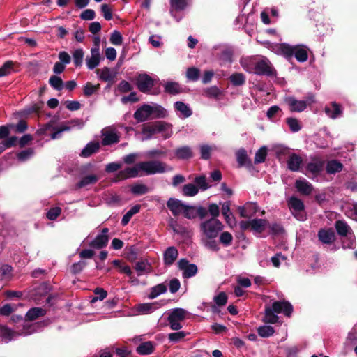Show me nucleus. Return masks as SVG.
Returning a JSON list of instances; mask_svg holds the SVG:
<instances>
[{
	"label": "nucleus",
	"mask_w": 357,
	"mask_h": 357,
	"mask_svg": "<svg viewBox=\"0 0 357 357\" xmlns=\"http://www.w3.org/2000/svg\"><path fill=\"white\" fill-rule=\"evenodd\" d=\"M166 116V109L158 104H144L134 113V118L138 122H144L149 119L165 118Z\"/></svg>",
	"instance_id": "obj_1"
},
{
	"label": "nucleus",
	"mask_w": 357,
	"mask_h": 357,
	"mask_svg": "<svg viewBox=\"0 0 357 357\" xmlns=\"http://www.w3.org/2000/svg\"><path fill=\"white\" fill-rule=\"evenodd\" d=\"M158 132H162L165 139L170 137L173 133L172 126L164 121H157L143 125L142 134L145 136L144 139H149L153 135Z\"/></svg>",
	"instance_id": "obj_2"
},
{
	"label": "nucleus",
	"mask_w": 357,
	"mask_h": 357,
	"mask_svg": "<svg viewBox=\"0 0 357 357\" xmlns=\"http://www.w3.org/2000/svg\"><path fill=\"white\" fill-rule=\"evenodd\" d=\"M202 238H215L223 229V225L216 218H211L203 222L200 225Z\"/></svg>",
	"instance_id": "obj_3"
},
{
	"label": "nucleus",
	"mask_w": 357,
	"mask_h": 357,
	"mask_svg": "<svg viewBox=\"0 0 357 357\" xmlns=\"http://www.w3.org/2000/svg\"><path fill=\"white\" fill-rule=\"evenodd\" d=\"M140 167H142V172L146 175L164 173L165 172H171L173 170L172 167L159 160L141 162Z\"/></svg>",
	"instance_id": "obj_4"
},
{
	"label": "nucleus",
	"mask_w": 357,
	"mask_h": 357,
	"mask_svg": "<svg viewBox=\"0 0 357 357\" xmlns=\"http://www.w3.org/2000/svg\"><path fill=\"white\" fill-rule=\"evenodd\" d=\"M186 314L187 312L182 308H175L172 310L167 318L171 329L180 330L182 328L181 322L185 319Z\"/></svg>",
	"instance_id": "obj_5"
},
{
	"label": "nucleus",
	"mask_w": 357,
	"mask_h": 357,
	"mask_svg": "<svg viewBox=\"0 0 357 357\" xmlns=\"http://www.w3.org/2000/svg\"><path fill=\"white\" fill-rule=\"evenodd\" d=\"M102 144L103 146H109L116 144L120 139V132L114 127H106L101 131Z\"/></svg>",
	"instance_id": "obj_6"
},
{
	"label": "nucleus",
	"mask_w": 357,
	"mask_h": 357,
	"mask_svg": "<svg viewBox=\"0 0 357 357\" xmlns=\"http://www.w3.org/2000/svg\"><path fill=\"white\" fill-rule=\"evenodd\" d=\"M288 205L290 209L293 211V214L298 220H303L305 218V215L303 214V211L305 209V206L301 199L291 197L289 202Z\"/></svg>",
	"instance_id": "obj_7"
},
{
	"label": "nucleus",
	"mask_w": 357,
	"mask_h": 357,
	"mask_svg": "<svg viewBox=\"0 0 357 357\" xmlns=\"http://www.w3.org/2000/svg\"><path fill=\"white\" fill-rule=\"evenodd\" d=\"M255 73L258 75L275 77L277 75L275 69L268 60H261L256 63Z\"/></svg>",
	"instance_id": "obj_8"
},
{
	"label": "nucleus",
	"mask_w": 357,
	"mask_h": 357,
	"mask_svg": "<svg viewBox=\"0 0 357 357\" xmlns=\"http://www.w3.org/2000/svg\"><path fill=\"white\" fill-rule=\"evenodd\" d=\"M136 84L140 91L147 93L153 86L154 80L147 74H141L137 77Z\"/></svg>",
	"instance_id": "obj_9"
},
{
	"label": "nucleus",
	"mask_w": 357,
	"mask_h": 357,
	"mask_svg": "<svg viewBox=\"0 0 357 357\" xmlns=\"http://www.w3.org/2000/svg\"><path fill=\"white\" fill-rule=\"evenodd\" d=\"M271 308L277 314L283 313L287 317H290L293 312L292 305L287 301H276L272 304Z\"/></svg>",
	"instance_id": "obj_10"
},
{
	"label": "nucleus",
	"mask_w": 357,
	"mask_h": 357,
	"mask_svg": "<svg viewBox=\"0 0 357 357\" xmlns=\"http://www.w3.org/2000/svg\"><path fill=\"white\" fill-rule=\"evenodd\" d=\"M268 224L266 219L255 218L247 220V229H250L255 234L259 235L263 233Z\"/></svg>",
	"instance_id": "obj_11"
},
{
	"label": "nucleus",
	"mask_w": 357,
	"mask_h": 357,
	"mask_svg": "<svg viewBox=\"0 0 357 357\" xmlns=\"http://www.w3.org/2000/svg\"><path fill=\"white\" fill-rule=\"evenodd\" d=\"M178 268L183 271V275L184 278H190L194 276L197 272V267L195 264H189L185 259H181L178 262Z\"/></svg>",
	"instance_id": "obj_12"
},
{
	"label": "nucleus",
	"mask_w": 357,
	"mask_h": 357,
	"mask_svg": "<svg viewBox=\"0 0 357 357\" xmlns=\"http://www.w3.org/2000/svg\"><path fill=\"white\" fill-rule=\"evenodd\" d=\"M108 232L109 229L107 228L102 229L101 234L98 235L95 239L90 243V246L96 249H101L105 247L109 241Z\"/></svg>",
	"instance_id": "obj_13"
},
{
	"label": "nucleus",
	"mask_w": 357,
	"mask_h": 357,
	"mask_svg": "<svg viewBox=\"0 0 357 357\" xmlns=\"http://www.w3.org/2000/svg\"><path fill=\"white\" fill-rule=\"evenodd\" d=\"M142 172L140 162L136 164L132 167H127L125 169L120 171L118 173V178L119 179H126L128 178H135L138 176Z\"/></svg>",
	"instance_id": "obj_14"
},
{
	"label": "nucleus",
	"mask_w": 357,
	"mask_h": 357,
	"mask_svg": "<svg viewBox=\"0 0 357 357\" xmlns=\"http://www.w3.org/2000/svg\"><path fill=\"white\" fill-rule=\"evenodd\" d=\"M101 56L100 50L97 48L91 49V54L86 57V64L89 69L92 70L97 67L100 62Z\"/></svg>",
	"instance_id": "obj_15"
},
{
	"label": "nucleus",
	"mask_w": 357,
	"mask_h": 357,
	"mask_svg": "<svg viewBox=\"0 0 357 357\" xmlns=\"http://www.w3.org/2000/svg\"><path fill=\"white\" fill-rule=\"evenodd\" d=\"M185 204L181 200L174 198H170L167 202L168 208L171 211L174 215L182 214L185 209Z\"/></svg>",
	"instance_id": "obj_16"
},
{
	"label": "nucleus",
	"mask_w": 357,
	"mask_h": 357,
	"mask_svg": "<svg viewBox=\"0 0 357 357\" xmlns=\"http://www.w3.org/2000/svg\"><path fill=\"white\" fill-rule=\"evenodd\" d=\"M324 166V161L319 159H313L310 162L307 164L305 169L307 172L316 176L323 171Z\"/></svg>",
	"instance_id": "obj_17"
},
{
	"label": "nucleus",
	"mask_w": 357,
	"mask_h": 357,
	"mask_svg": "<svg viewBox=\"0 0 357 357\" xmlns=\"http://www.w3.org/2000/svg\"><path fill=\"white\" fill-rule=\"evenodd\" d=\"M324 112L330 118L335 119L342 114V109L340 104L336 102H331L329 106H326Z\"/></svg>",
	"instance_id": "obj_18"
},
{
	"label": "nucleus",
	"mask_w": 357,
	"mask_h": 357,
	"mask_svg": "<svg viewBox=\"0 0 357 357\" xmlns=\"http://www.w3.org/2000/svg\"><path fill=\"white\" fill-rule=\"evenodd\" d=\"M287 163L289 170L298 172L300 170L301 165L303 163V159L299 155L293 153L289 156Z\"/></svg>",
	"instance_id": "obj_19"
},
{
	"label": "nucleus",
	"mask_w": 357,
	"mask_h": 357,
	"mask_svg": "<svg viewBox=\"0 0 357 357\" xmlns=\"http://www.w3.org/2000/svg\"><path fill=\"white\" fill-rule=\"evenodd\" d=\"M287 103L289 106L291 112H301L304 111L307 107V102L304 100H297L293 97H289L287 99Z\"/></svg>",
	"instance_id": "obj_20"
},
{
	"label": "nucleus",
	"mask_w": 357,
	"mask_h": 357,
	"mask_svg": "<svg viewBox=\"0 0 357 357\" xmlns=\"http://www.w3.org/2000/svg\"><path fill=\"white\" fill-rule=\"evenodd\" d=\"M174 155L179 160H188L193 157V152L190 146H183L174 150Z\"/></svg>",
	"instance_id": "obj_21"
},
{
	"label": "nucleus",
	"mask_w": 357,
	"mask_h": 357,
	"mask_svg": "<svg viewBox=\"0 0 357 357\" xmlns=\"http://www.w3.org/2000/svg\"><path fill=\"white\" fill-rule=\"evenodd\" d=\"M295 187L303 195H310L313 190L312 185L306 180H296Z\"/></svg>",
	"instance_id": "obj_22"
},
{
	"label": "nucleus",
	"mask_w": 357,
	"mask_h": 357,
	"mask_svg": "<svg viewBox=\"0 0 357 357\" xmlns=\"http://www.w3.org/2000/svg\"><path fill=\"white\" fill-rule=\"evenodd\" d=\"M96 72L98 75L100 79L104 82H112L116 76V73L107 67L97 69Z\"/></svg>",
	"instance_id": "obj_23"
},
{
	"label": "nucleus",
	"mask_w": 357,
	"mask_h": 357,
	"mask_svg": "<svg viewBox=\"0 0 357 357\" xmlns=\"http://www.w3.org/2000/svg\"><path fill=\"white\" fill-rule=\"evenodd\" d=\"M84 125V121L82 119H73L71 121L65 122L64 123L61 125L59 126V128H58V130L61 133L62 132L68 131L70 129L74 128H78L81 129L83 128Z\"/></svg>",
	"instance_id": "obj_24"
},
{
	"label": "nucleus",
	"mask_w": 357,
	"mask_h": 357,
	"mask_svg": "<svg viewBox=\"0 0 357 357\" xmlns=\"http://www.w3.org/2000/svg\"><path fill=\"white\" fill-rule=\"evenodd\" d=\"M276 52L278 54L283 55L287 59H290L294 56L295 46H291L287 43H281L276 45Z\"/></svg>",
	"instance_id": "obj_25"
},
{
	"label": "nucleus",
	"mask_w": 357,
	"mask_h": 357,
	"mask_svg": "<svg viewBox=\"0 0 357 357\" xmlns=\"http://www.w3.org/2000/svg\"><path fill=\"white\" fill-rule=\"evenodd\" d=\"M178 252L177 249L174 247H169L164 252V263L166 265H172L177 259Z\"/></svg>",
	"instance_id": "obj_26"
},
{
	"label": "nucleus",
	"mask_w": 357,
	"mask_h": 357,
	"mask_svg": "<svg viewBox=\"0 0 357 357\" xmlns=\"http://www.w3.org/2000/svg\"><path fill=\"white\" fill-rule=\"evenodd\" d=\"M320 241L325 244H331L335 241L334 231L331 229H320L318 232Z\"/></svg>",
	"instance_id": "obj_27"
},
{
	"label": "nucleus",
	"mask_w": 357,
	"mask_h": 357,
	"mask_svg": "<svg viewBox=\"0 0 357 357\" xmlns=\"http://www.w3.org/2000/svg\"><path fill=\"white\" fill-rule=\"evenodd\" d=\"M158 307H159L157 306L156 303H142V304L137 305L135 306V310L139 314H147L152 313Z\"/></svg>",
	"instance_id": "obj_28"
},
{
	"label": "nucleus",
	"mask_w": 357,
	"mask_h": 357,
	"mask_svg": "<svg viewBox=\"0 0 357 357\" xmlns=\"http://www.w3.org/2000/svg\"><path fill=\"white\" fill-rule=\"evenodd\" d=\"M135 268L137 272L138 275L152 272V266L146 259H143L136 262Z\"/></svg>",
	"instance_id": "obj_29"
},
{
	"label": "nucleus",
	"mask_w": 357,
	"mask_h": 357,
	"mask_svg": "<svg viewBox=\"0 0 357 357\" xmlns=\"http://www.w3.org/2000/svg\"><path fill=\"white\" fill-rule=\"evenodd\" d=\"M343 169V165L337 160L328 161L326 165V172L329 174H335L340 172Z\"/></svg>",
	"instance_id": "obj_30"
},
{
	"label": "nucleus",
	"mask_w": 357,
	"mask_h": 357,
	"mask_svg": "<svg viewBox=\"0 0 357 357\" xmlns=\"http://www.w3.org/2000/svg\"><path fill=\"white\" fill-rule=\"evenodd\" d=\"M275 313V312L271 308V307L266 305L263 321L266 324L277 323L279 317Z\"/></svg>",
	"instance_id": "obj_31"
},
{
	"label": "nucleus",
	"mask_w": 357,
	"mask_h": 357,
	"mask_svg": "<svg viewBox=\"0 0 357 357\" xmlns=\"http://www.w3.org/2000/svg\"><path fill=\"white\" fill-rule=\"evenodd\" d=\"M100 149V144L98 142H90L86 144L82 151L81 155L85 158L89 157L93 153L97 152Z\"/></svg>",
	"instance_id": "obj_32"
},
{
	"label": "nucleus",
	"mask_w": 357,
	"mask_h": 357,
	"mask_svg": "<svg viewBox=\"0 0 357 357\" xmlns=\"http://www.w3.org/2000/svg\"><path fill=\"white\" fill-rule=\"evenodd\" d=\"M46 314V310L41 307H33L30 309L26 314V317L29 321H33L40 317H43Z\"/></svg>",
	"instance_id": "obj_33"
},
{
	"label": "nucleus",
	"mask_w": 357,
	"mask_h": 357,
	"mask_svg": "<svg viewBox=\"0 0 357 357\" xmlns=\"http://www.w3.org/2000/svg\"><path fill=\"white\" fill-rule=\"evenodd\" d=\"M294 55L299 62H305L307 60L308 54L307 50L301 46H295Z\"/></svg>",
	"instance_id": "obj_34"
},
{
	"label": "nucleus",
	"mask_w": 357,
	"mask_h": 357,
	"mask_svg": "<svg viewBox=\"0 0 357 357\" xmlns=\"http://www.w3.org/2000/svg\"><path fill=\"white\" fill-rule=\"evenodd\" d=\"M98 180V176L96 174H90L83 177L77 183V187L81 188L89 185L96 183Z\"/></svg>",
	"instance_id": "obj_35"
},
{
	"label": "nucleus",
	"mask_w": 357,
	"mask_h": 357,
	"mask_svg": "<svg viewBox=\"0 0 357 357\" xmlns=\"http://www.w3.org/2000/svg\"><path fill=\"white\" fill-rule=\"evenodd\" d=\"M153 344L151 342L148 341L142 343L137 348V351L142 355L150 354L153 351Z\"/></svg>",
	"instance_id": "obj_36"
},
{
	"label": "nucleus",
	"mask_w": 357,
	"mask_h": 357,
	"mask_svg": "<svg viewBox=\"0 0 357 357\" xmlns=\"http://www.w3.org/2000/svg\"><path fill=\"white\" fill-rule=\"evenodd\" d=\"M140 205L137 204L134 206H132L123 217L121 220V224L125 226L126 225L129 221L130 220L131 218L135 215L136 213H139L140 211Z\"/></svg>",
	"instance_id": "obj_37"
},
{
	"label": "nucleus",
	"mask_w": 357,
	"mask_h": 357,
	"mask_svg": "<svg viewBox=\"0 0 357 357\" xmlns=\"http://www.w3.org/2000/svg\"><path fill=\"white\" fill-rule=\"evenodd\" d=\"M285 121L292 132H297L302 128L301 123L296 118L289 117L286 119Z\"/></svg>",
	"instance_id": "obj_38"
},
{
	"label": "nucleus",
	"mask_w": 357,
	"mask_h": 357,
	"mask_svg": "<svg viewBox=\"0 0 357 357\" xmlns=\"http://www.w3.org/2000/svg\"><path fill=\"white\" fill-rule=\"evenodd\" d=\"M167 291V287L164 284H159L151 289L150 294L149 295V298H155L162 294Z\"/></svg>",
	"instance_id": "obj_39"
},
{
	"label": "nucleus",
	"mask_w": 357,
	"mask_h": 357,
	"mask_svg": "<svg viewBox=\"0 0 357 357\" xmlns=\"http://www.w3.org/2000/svg\"><path fill=\"white\" fill-rule=\"evenodd\" d=\"M165 91L170 94H177L182 92L180 85L177 82H169L165 85Z\"/></svg>",
	"instance_id": "obj_40"
},
{
	"label": "nucleus",
	"mask_w": 357,
	"mask_h": 357,
	"mask_svg": "<svg viewBox=\"0 0 357 357\" xmlns=\"http://www.w3.org/2000/svg\"><path fill=\"white\" fill-rule=\"evenodd\" d=\"M174 107L179 111L184 117H189L192 115V111L184 102L178 101L174 103Z\"/></svg>",
	"instance_id": "obj_41"
},
{
	"label": "nucleus",
	"mask_w": 357,
	"mask_h": 357,
	"mask_svg": "<svg viewBox=\"0 0 357 357\" xmlns=\"http://www.w3.org/2000/svg\"><path fill=\"white\" fill-rule=\"evenodd\" d=\"M233 54V49L231 47H227L222 51L220 59L223 63H231L232 61Z\"/></svg>",
	"instance_id": "obj_42"
},
{
	"label": "nucleus",
	"mask_w": 357,
	"mask_h": 357,
	"mask_svg": "<svg viewBox=\"0 0 357 357\" xmlns=\"http://www.w3.org/2000/svg\"><path fill=\"white\" fill-rule=\"evenodd\" d=\"M335 229L337 234L341 236H347L349 230V225L342 220H337L335 222Z\"/></svg>",
	"instance_id": "obj_43"
},
{
	"label": "nucleus",
	"mask_w": 357,
	"mask_h": 357,
	"mask_svg": "<svg viewBox=\"0 0 357 357\" xmlns=\"http://www.w3.org/2000/svg\"><path fill=\"white\" fill-rule=\"evenodd\" d=\"M0 333L6 342L10 341L17 334L15 331L4 326H0Z\"/></svg>",
	"instance_id": "obj_44"
},
{
	"label": "nucleus",
	"mask_w": 357,
	"mask_h": 357,
	"mask_svg": "<svg viewBox=\"0 0 357 357\" xmlns=\"http://www.w3.org/2000/svg\"><path fill=\"white\" fill-rule=\"evenodd\" d=\"M257 331H258V334L261 337H268L274 333L275 330H274L273 327H272L271 326L266 325V326H259L257 328Z\"/></svg>",
	"instance_id": "obj_45"
},
{
	"label": "nucleus",
	"mask_w": 357,
	"mask_h": 357,
	"mask_svg": "<svg viewBox=\"0 0 357 357\" xmlns=\"http://www.w3.org/2000/svg\"><path fill=\"white\" fill-rule=\"evenodd\" d=\"M199 190L197 187L192 183L186 184L183 187V193L188 197H192L197 194Z\"/></svg>",
	"instance_id": "obj_46"
},
{
	"label": "nucleus",
	"mask_w": 357,
	"mask_h": 357,
	"mask_svg": "<svg viewBox=\"0 0 357 357\" xmlns=\"http://www.w3.org/2000/svg\"><path fill=\"white\" fill-rule=\"evenodd\" d=\"M267 155V149L266 146L260 148L256 153L255 156V163H261L266 160Z\"/></svg>",
	"instance_id": "obj_47"
},
{
	"label": "nucleus",
	"mask_w": 357,
	"mask_h": 357,
	"mask_svg": "<svg viewBox=\"0 0 357 357\" xmlns=\"http://www.w3.org/2000/svg\"><path fill=\"white\" fill-rule=\"evenodd\" d=\"M203 94L212 98H216L220 95V91L217 86H211L204 90Z\"/></svg>",
	"instance_id": "obj_48"
},
{
	"label": "nucleus",
	"mask_w": 357,
	"mask_h": 357,
	"mask_svg": "<svg viewBox=\"0 0 357 357\" xmlns=\"http://www.w3.org/2000/svg\"><path fill=\"white\" fill-rule=\"evenodd\" d=\"M200 75V70L195 67L189 68L186 71V77L190 81H197Z\"/></svg>",
	"instance_id": "obj_49"
},
{
	"label": "nucleus",
	"mask_w": 357,
	"mask_h": 357,
	"mask_svg": "<svg viewBox=\"0 0 357 357\" xmlns=\"http://www.w3.org/2000/svg\"><path fill=\"white\" fill-rule=\"evenodd\" d=\"M149 191V188L144 184H135L131 188V192L135 195H144Z\"/></svg>",
	"instance_id": "obj_50"
},
{
	"label": "nucleus",
	"mask_w": 357,
	"mask_h": 357,
	"mask_svg": "<svg viewBox=\"0 0 357 357\" xmlns=\"http://www.w3.org/2000/svg\"><path fill=\"white\" fill-rule=\"evenodd\" d=\"M84 58V52L82 49H77L73 53V59L76 66H80L82 64Z\"/></svg>",
	"instance_id": "obj_51"
},
{
	"label": "nucleus",
	"mask_w": 357,
	"mask_h": 357,
	"mask_svg": "<svg viewBox=\"0 0 357 357\" xmlns=\"http://www.w3.org/2000/svg\"><path fill=\"white\" fill-rule=\"evenodd\" d=\"M49 83L52 87L56 90H61L63 88V81L61 78L58 76L53 75L50 77Z\"/></svg>",
	"instance_id": "obj_52"
},
{
	"label": "nucleus",
	"mask_w": 357,
	"mask_h": 357,
	"mask_svg": "<svg viewBox=\"0 0 357 357\" xmlns=\"http://www.w3.org/2000/svg\"><path fill=\"white\" fill-rule=\"evenodd\" d=\"M13 268L9 265H3L0 267V280L9 278L12 275Z\"/></svg>",
	"instance_id": "obj_53"
},
{
	"label": "nucleus",
	"mask_w": 357,
	"mask_h": 357,
	"mask_svg": "<svg viewBox=\"0 0 357 357\" xmlns=\"http://www.w3.org/2000/svg\"><path fill=\"white\" fill-rule=\"evenodd\" d=\"M213 147L206 144L200 146L201 158L204 160H208L211 157V153Z\"/></svg>",
	"instance_id": "obj_54"
},
{
	"label": "nucleus",
	"mask_w": 357,
	"mask_h": 357,
	"mask_svg": "<svg viewBox=\"0 0 357 357\" xmlns=\"http://www.w3.org/2000/svg\"><path fill=\"white\" fill-rule=\"evenodd\" d=\"M259 208L255 202H247V218L254 216Z\"/></svg>",
	"instance_id": "obj_55"
},
{
	"label": "nucleus",
	"mask_w": 357,
	"mask_h": 357,
	"mask_svg": "<svg viewBox=\"0 0 357 357\" xmlns=\"http://www.w3.org/2000/svg\"><path fill=\"white\" fill-rule=\"evenodd\" d=\"M33 149H28L18 153L17 156L19 160L24 162L30 158L33 155Z\"/></svg>",
	"instance_id": "obj_56"
},
{
	"label": "nucleus",
	"mask_w": 357,
	"mask_h": 357,
	"mask_svg": "<svg viewBox=\"0 0 357 357\" xmlns=\"http://www.w3.org/2000/svg\"><path fill=\"white\" fill-rule=\"evenodd\" d=\"M114 265L119 267V271L121 273H125L128 276H132V271L128 265H123L121 264V261L119 260H114L113 261Z\"/></svg>",
	"instance_id": "obj_57"
},
{
	"label": "nucleus",
	"mask_w": 357,
	"mask_h": 357,
	"mask_svg": "<svg viewBox=\"0 0 357 357\" xmlns=\"http://www.w3.org/2000/svg\"><path fill=\"white\" fill-rule=\"evenodd\" d=\"M99 88V84L93 85L91 82H87L84 86V94L86 96H89L93 94Z\"/></svg>",
	"instance_id": "obj_58"
},
{
	"label": "nucleus",
	"mask_w": 357,
	"mask_h": 357,
	"mask_svg": "<svg viewBox=\"0 0 357 357\" xmlns=\"http://www.w3.org/2000/svg\"><path fill=\"white\" fill-rule=\"evenodd\" d=\"M188 0H171V6L176 10H183L187 4Z\"/></svg>",
	"instance_id": "obj_59"
},
{
	"label": "nucleus",
	"mask_w": 357,
	"mask_h": 357,
	"mask_svg": "<svg viewBox=\"0 0 357 357\" xmlns=\"http://www.w3.org/2000/svg\"><path fill=\"white\" fill-rule=\"evenodd\" d=\"M13 62L10 61H6L1 68H0V77L9 75L11 73Z\"/></svg>",
	"instance_id": "obj_60"
},
{
	"label": "nucleus",
	"mask_w": 357,
	"mask_h": 357,
	"mask_svg": "<svg viewBox=\"0 0 357 357\" xmlns=\"http://www.w3.org/2000/svg\"><path fill=\"white\" fill-rule=\"evenodd\" d=\"M110 42L114 45H120L122 44L123 38L120 32L115 31L110 36Z\"/></svg>",
	"instance_id": "obj_61"
},
{
	"label": "nucleus",
	"mask_w": 357,
	"mask_h": 357,
	"mask_svg": "<svg viewBox=\"0 0 357 357\" xmlns=\"http://www.w3.org/2000/svg\"><path fill=\"white\" fill-rule=\"evenodd\" d=\"M182 214L188 219L195 218L197 216V212L194 207L185 205V209Z\"/></svg>",
	"instance_id": "obj_62"
},
{
	"label": "nucleus",
	"mask_w": 357,
	"mask_h": 357,
	"mask_svg": "<svg viewBox=\"0 0 357 357\" xmlns=\"http://www.w3.org/2000/svg\"><path fill=\"white\" fill-rule=\"evenodd\" d=\"M185 333L184 331H178L175 333H169L168 338L171 342H178L185 337Z\"/></svg>",
	"instance_id": "obj_63"
},
{
	"label": "nucleus",
	"mask_w": 357,
	"mask_h": 357,
	"mask_svg": "<svg viewBox=\"0 0 357 357\" xmlns=\"http://www.w3.org/2000/svg\"><path fill=\"white\" fill-rule=\"evenodd\" d=\"M61 213V208L59 207H54L52 208L47 213V218L49 220H54L58 218V216Z\"/></svg>",
	"instance_id": "obj_64"
}]
</instances>
